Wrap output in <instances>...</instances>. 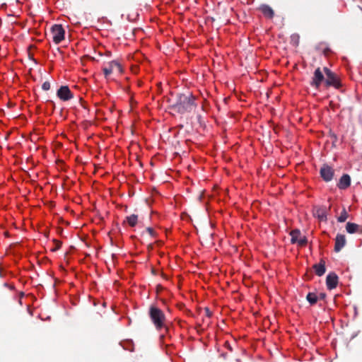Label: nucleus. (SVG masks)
<instances>
[{
	"label": "nucleus",
	"mask_w": 362,
	"mask_h": 362,
	"mask_svg": "<svg viewBox=\"0 0 362 362\" xmlns=\"http://www.w3.org/2000/svg\"><path fill=\"white\" fill-rule=\"evenodd\" d=\"M137 221H138V217H137V216H136L134 214H132V215L127 217V222L132 227L136 226V224L137 223Z\"/></svg>",
	"instance_id": "2eb2a0df"
},
{
	"label": "nucleus",
	"mask_w": 362,
	"mask_h": 362,
	"mask_svg": "<svg viewBox=\"0 0 362 362\" xmlns=\"http://www.w3.org/2000/svg\"><path fill=\"white\" fill-rule=\"evenodd\" d=\"M327 286L329 289H333L337 287L338 284V277L335 274H329L326 279Z\"/></svg>",
	"instance_id": "6e6552de"
},
{
	"label": "nucleus",
	"mask_w": 362,
	"mask_h": 362,
	"mask_svg": "<svg viewBox=\"0 0 362 362\" xmlns=\"http://www.w3.org/2000/svg\"><path fill=\"white\" fill-rule=\"evenodd\" d=\"M147 231L151 235H153V230L152 228H147Z\"/></svg>",
	"instance_id": "aec40b11"
},
{
	"label": "nucleus",
	"mask_w": 362,
	"mask_h": 362,
	"mask_svg": "<svg viewBox=\"0 0 362 362\" xmlns=\"http://www.w3.org/2000/svg\"><path fill=\"white\" fill-rule=\"evenodd\" d=\"M150 316L157 329H160L164 326L165 317L161 310L156 307H151Z\"/></svg>",
	"instance_id": "f257e3e1"
},
{
	"label": "nucleus",
	"mask_w": 362,
	"mask_h": 362,
	"mask_svg": "<svg viewBox=\"0 0 362 362\" xmlns=\"http://www.w3.org/2000/svg\"><path fill=\"white\" fill-rule=\"evenodd\" d=\"M358 227V225H356L355 223H348L346 224V229L348 233H355L357 230Z\"/></svg>",
	"instance_id": "dca6fc26"
},
{
	"label": "nucleus",
	"mask_w": 362,
	"mask_h": 362,
	"mask_svg": "<svg viewBox=\"0 0 362 362\" xmlns=\"http://www.w3.org/2000/svg\"><path fill=\"white\" fill-rule=\"evenodd\" d=\"M290 235L291 237V242L293 243H297L300 246L305 245L306 243L305 238L300 234V232L298 230H292Z\"/></svg>",
	"instance_id": "39448f33"
},
{
	"label": "nucleus",
	"mask_w": 362,
	"mask_h": 362,
	"mask_svg": "<svg viewBox=\"0 0 362 362\" xmlns=\"http://www.w3.org/2000/svg\"><path fill=\"white\" fill-rule=\"evenodd\" d=\"M320 175L326 182L330 181L334 175V170L328 165H324L320 170Z\"/></svg>",
	"instance_id": "0eeeda50"
},
{
	"label": "nucleus",
	"mask_w": 362,
	"mask_h": 362,
	"mask_svg": "<svg viewBox=\"0 0 362 362\" xmlns=\"http://www.w3.org/2000/svg\"><path fill=\"white\" fill-rule=\"evenodd\" d=\"M314 268H315V273L320 276L323 275L325 272V267L324 264L320 263L319 264H315L314 266Z\"/></svg>",
	"instance_id": "4468645a"
},
{
	"label": "nucleus",
	"mask_w": 362,
	"mask_h": 362,
	"mask_svg": "<svg viewBox=\"0 0 362 362\" xmlns=\"http://www.w3.org/2000/svg\"><path fill=\"white\" fill-rule=\"evenodd\" d=\"M307 299L311 304H314L317 302V297L314 293H308Z\"/></svg>",
	"instance_id": "a211bd4d"
},
{
	"label": "nucleus",
	"mask_w": 362,
	"mask_h": 362,
	"mask_svg": "<svg viewBox=\"0 0 362 362\" xmlns=\"http://www.w3.org/2000/svg\"><path fill=\"white\" fill-rule=\"evenodd\" d=\"M324 71L327 76L326 83L328 86H334L338 88L339 86V81L337 76L327 68H325Z\"/></svg>",
	"instance_id": "20e7f679"
},
{
	"label": "nucleus",
	"mask_w": 362,
	"mask_h": 362,
	"mask_svg": "<svg viewBox=\"0 0 362 362\" xmlns=\"http://www.w3.org/2000/svg\"><path fill=\"white\" fill-rule=\"evenodd\" d=\"M348 218V214L347 212L346 211L345 209H344L340 216L338 217V221L339 222H344L346 219Z\"/></svg>",
	"instance_id": "f3484780"
},
{
	"label": "nucleus",
	"mask_w": 362,
	"mask_h": 362,
	"mask_svg": "<svg viewBox=\"0 0 362 362\" xmlns=\"http://www.w3.org/2000/svg\"><path fill=\"white\" fill-rule=\"evenodd\" d=\"M350 182H351L350 177L348 175H344L341 177V179L338 183V187L340 189H346V187H348L350 185Z\"/></svg>",
	"instance_id": "f8f14e48"
},
{
	"label": "nucleus",
	"mask_w": 362,
	"mask_h": 362,
	"mask_svg": "<svg viewBox=\"0 0 362 362\" xmlns=\"http://www.w3.org/2000/svg\"><path fill=\"white\" fill-rule=\"evenodd\" d=\"M51 34L53 42L59 44L64 39L65 30L61 25L56 24L52 27Z\"/></svg>",
	"instance_id": "7ed1b4c3"
},
{
	"label": "nucleus",
	"mask_w": 362,
	"mask_h": 362,
	"mask_svg": "<svg viewBox=\"0 0 362 362\" xmlns=\"http://www.w3.org/2000/svg\"><path fill=\"white\" fill-rule=\"evenodd\" d=\"M346 244V238L345 235L341 234H338L335 238V245L334 250L335 252H339Z\"/></svg>",
	"instance_id": "1a4fd4ad"
},
{
	"label": "nucleus",
	"mask_w": 362,
	"mask_h": 362,
	"mask_svg": "<svg viewBox=\"0 0 362 362\" xmlns=\"http://www.w3.org/2000/svg\"><path fill=\"white\" fill-rule=\"evenodd\" d=\"M323 80L324 76L321 72L320 69L318 68L315 71L312 84L317 88L321 84Z\"/></svg>",
	"instance_id": "9d476101"
},
{
	"label": "nucleus",
	"mask_w": 362,
	"mask_h": 362,
	"mask_svg": "<svg viewBox=\"0 0 362 362\" xmlns=\"http://www.w3.org/2000/svg\"><path fill=\"white\" fill-rule=\"evenodd\" d=\"M50 88V84L49 82H45L42 84V89L45 90H48Z\"/></svg>",
	"instance_id": "6ab92c4d"
},
{
	"label": "nucleus",
	"mask_w": 362,
	"mask_h": 362,
	"mask_svg": "<svg viewBox=\"0 0 362 362\" xmlns=\"http://www.w3.org/2000/svg\"><path fill=\"white\" fill-rule=\"evenodd\" d=\"M57 95L62 100L64 101L69 100L73 98V94L68 86H62L57 90Z\"/></svg>",
	"instance_id": "423d86ee"
},
{
	"label": "nucleus",
	"mask_w": 362,
	"mask_h": 362,
	"mask_svg": "<svg viewBox=\"0 0 362 362\" xmlns=\"http://www.w3.org/2000/svg\"><path fill=\"white\" fill-rule=\"evenodd\" d=\"M260 9L265 16H267L268 18L273 17L274 11L269 6H262Z\"/></svg>",
	"instance_id": "ddd939ff"
},
{
	"label": "nucleus",
	"mask_w": 362,
	"mask_h": 362,
	"mask_svg": "<svg viewBox=\"0 0 362 362\" xmlns=\"http://www.w3.org/2000/svg\"><path fill=\"white\" fill-rule=\"evenodd\" d=\"M103 73L105 78L111 74H120L122 73V67L117 61H112L107 63L103 68Z\"/></svg>",
	"instance_id": "f03ea898"
},
{
	"label": "nucleus",
	"mask_w": 362,
	"mask_h": 362,
	"mask_svg": "<svg viewBox=\"0 0 362 362\" xmlns=\"http://www.w3.org/2000/svg\"><path fill=\"white\" fill-rule=\"evenodd\" d=\"M313 215L320 221H325L327 218L326 210L325 208L315 207L313 209Z\"/></svg>",
	"instance_id": "9b49d317"
}]
</instances>
